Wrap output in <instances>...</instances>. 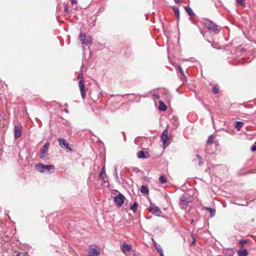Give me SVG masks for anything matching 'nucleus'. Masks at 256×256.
<instances>
[{"label": "nucleus", "mask_w": 256, "mask_h": 256, "mask_svg": "<svg viewBox=\"0 0 256 256\" xmlns=\"http://www.w3.org/2000/svg\"><path fill=\"white\" fill-rule=\"evenodd\" d=\"M194 220L193 219H192L190 220V224H192L194 223Z\"/></svg>", "instance_id": "nucleus-45"}, {"label": "nucleus", "mask_w": 256, "mask_h": 256, "mask_svg": "<svg viewBox=\"0 0 256 256\" xmlns=\"http://www.w3.org/2000/svg\"><path fill=\"white\" fill-rule=\"evenodd\" d=\"M16 256H28L26 252H18Z\"/></svg>", "instance_id": "nucleus-34"}, {"label": "nucleus", "mask_w": 256, "mask_h": 256, "mask_svg": "<svg viewBox=\"0 0 256 256\" xmlns=\"http://www.w3.org/2000/svg\"><path fill=\"white\" fill-rule=\"evenodd\" d=\"M64 106H68V104H67V103H66V104H64Z\"/></svg>", "instance_id": "nucleus-46"}, {"label": "nucleus", "mask_w": 256, "mask_h": 256, "mask_svg": "<svg viewBox=\"0 0 256 256\" xmlns=\"http://www.w3.org/2000/svg\"><path fill=\"white\" fill-rule=\"evenodd\" d=\"M126 256H136L134 252L131 249L128 252L124 254Z\"/></svg>", "instance_id": "nucleus-26"}, {"label": "nucleus", "mask_w": 256, "mask_h": 256, "mask_svg": "<svg viewBox=\"0 0 256 256\" xmlns=\"http://www.w3.org/2000/svg\"><path fill=\"white\" fill-rule=\"evenodd\" d=\"M100 254L98 248H91L88 250V256H98Z\"/></svg>", "instance_id": "nucleus-11"}, {"label": "nucleus", "mask_w": 256, "mask_h": 256, "mask_svg": "<svg viewBox=\"0 0 256 256\" xmlns=\"http://www.w3.org/2000/svg\"><path fill=\"white\" fill-rule=\"evenodd\" d=\"M214 139V136L213 135H210L207 140V144H212L213 143Z\"/></svg>", "instance_id": "nucleus-24"}, {"label": "nucleus", "mask_w": 256, "mask_h": 256, "mask_svg": "<svg viewBox=\"0 0 256 256\" xmlns=\"http://www.w3.org/2000/svg\"><path fill=\"white\" fill-rule=\"evenodd\" d=\"M114 176H115L116 182H119V178H118L117 172H116V174H114Z\"/></svg>", "instance_id": "nucleus-38"}, {"label": "nucleus", "mask_w": 256, "mask_h": 256, "mask_svg": "<svg viewBox=\"0 0 256 256\" xmlns=\"http://www.w3.org/2000/svg\"><path fill=\"white\" fill-rule=\"evenodd\" d=\"M100 174H106V170H105L104 166H102Z\"/></svg>", "instance_id": "nucleus-37"}, {"label": "nucleus", "mask_w": 256, "mask_h": 256, "mask_svg": "<svg viewBox=\"0 0 256 256\" xmlns=\"http://www.w3.org/2000/svg\"><path fill=\"white\" fill-rule=\"evenodd\" d=\"M248 242V240H240L239 244H240L242 246H243L244 244Z\"/></svg>", "instance_id": "nucleus-30"}, {"label": "nucleus", "mask_w": 256, "mask_h": 256, "mask_svg": "<svg viewBox=\"0 0 256 256\" xmlns=\"http://www.w3.org/2000/svg\"><path fill=\"white\" fill-rule=\"evenodd\" d=\"M238 256H247L248 252L246 249H241L238 250Z\"/></svg>", "instance_id": "nucleus-16"}, {"label": "nucleus", "mask_w": 256, "mask_h": 256, "mask_svg": "<svg viewBox=\"0 0 256 256\" xmlns=\"http://www.w3.org/2000/svg\"><path fill=\"white\" fill-rule=\"evenodd\" d=\"M64 12H65L66 13L68 14V13H69V12H70V11H69V10H68V4H66V5L64 6Z\"/></svg>", "instance_id": "nucleus-35"}, {"label": "nucleus", "mask_w": 256, "mask_h": 256, "mask_svg": "<svg viewBox=\"0 0 256 256\" xmlns=\"http://www.w3.org/2000/svg\"><path fill=\"white\" fill-rule=\"evenodd\" d=\"M78 78L80 80H83V75L82 74H80L78 76Z\"/></svg>", "instance_id": "nucleus-41"}, {"label": "nucleus", "mask_w": 256, "mask_h": 256, "mask_svg": "<svg viewBox=\"0 0 256 256\" xmlns=\"http://www.w3.org/2000/svg\"><path fill=\"white\" fill-rule=\"evenodd\" d=\"M50 146V142H46L42 148L40 150V157L44 160H48L49 158V154L48 153V150Z\"/></svg>", "instance_id": "nucleus-2"}, {"label": "nucleus", "mask_w": 256, "mask_h": 256, "mask_svg": "<svg viewBox=\"0 0 256 256\" xmlns=\"http://www.w3.org/2000/svg\"><path fill=\"white\" fill-rule=\"evenodd\" d=\"M173 11L174 13V14L176 15V20H180V11L178 8L174 7L173 8Z\"/></svg>", "instance_id": "nucleus-19"}, {"label": "nucleus", "mask_w": 256, "mask_h": 256, "mask_svg": "<svg viewBox=\"0 0 256 256\" xmlns=\"http://www.w3.org/2000/svg\"><path fill=\"white\" fill-rule=\"evenodd\" d=\"M137 156L139 158H145L148 156V153L147 152L140 150L137 152Z\"/></svg>", "instance_id": "nucleus-14"}, {"label": "nucleus", "mask_w": 256, "mask_h": 256, "mask_svg": "<svg viewBox=\"0 0 256 256\" xmlns=\"http://www.w3.org/2000/svg\"><path fill=\"white\" fill-rule=\"evenodd\" d=\"M64 112H65L66 113H68V110H64Z\"/></svg>", "instance_id": "nucleus-47"}, {"label": "nucleus", "mask_w": 256, "mask_h": 256, "mask_svg": "<svg viewBox=\"0 0 256 256\" xmlns=\"http://www.w3.org/2000/svg\"><path fill=\"white\" fill-rule=\"evenodd\" d=\"M176 70L180 72L182 76H185L184 70L180 66H178Z\"/></svg>", "instance_id": "nucleus-28"}, {"label": "nucleus", "mask_w": 256, "mask_h": 256, "mask_svg": "<svg viewBox=\"0 0 256 256\" xmlns=\"http://www.w3.org/2000/svg\"><path fill=\"white\" fill-rule=\"evenodd\" d=\"M186 11L187 12L188 14L191 17L196 16V14L193 12L192 10L188 6L184 7Z\"/></svg>", "instance_id": "nucleus-15"}, {"label": "nucleus", "mask_w": 256, "mask_h": 256, "mask_svg": "<svg viewBox=\"0 0 256 256\" xmlns=\"http://www.w3.org/2000/svg\"><path fill=\"white\" fill-rule=\"evenodd\" d=\"M200 32L201 34H204L202 30H201Z\"/></svg>", "instance_id": "nucleus-48"}, {"label": "nucleus", "mask_w": 256, "mask_h": 256, "mask_svg": "<svg viewBox=\"0 0 256 256\" xmlns=\"http://www.w3.org/2000/svg\"><path fill=\"white\" fill-rule=\"evenodd\" d=\"M58 142L60 146L62 148H66L67 151H72V148L70 146L69 144L67 142L64 138H58Z\"/></svg>", "instance_id": "nucleus-6"}, {"label": "nucleus", "mask_w": 256, "mask_h": 256, "mask_svg": "<svg viewBox=\"0 0 256 256\" xmlns=\"http://www.w3.org/2000/svg\"><path fill=\"white\" fill-rule=\"evenodd\" d=\"M212 91L214 94H218L219 92V89L217 86H212Z\"/></svg>", "instance_id": "nucleus-27"}, {"label": "nucleus", "mask_w": 256, "mask_h": 256, "mask_svg": "<svg viewBox=\"0 0 256 256\" xmlns=\"http://www.w3.org/2000/svg\"><path fill=\"white\" fill-rule=\"evenodd\" d=\"M153 97L154 99H159L160 96L157 94H154Z\"/></svg>", "instance_id": "nucleus-39"}, {"label": "nucleus", "mask_w": 256, "mask_h": 256, "mask_svg": "<svg viewBox=\"0 0 256 256\" xmlns=\"http://www.w3.org/2000/svg\"><path fill=\"white\" fill-rule=\"evenodd\" d=\"M78 86L80 88L81 95L83 99L86 98V92L84 90V80H80L78 82Z\"/></svg>", "instance_id": "nucleus-8"}, {"label": "nucleus", "mask_w": 256, "mask_h": 256, "mask_svg": "<svg viewBox=\"0 0 256 256\" xmlns=\"http://www.w3.org/2000/svg\"><path fill=\"white\" fill-rule=\"evenodd\" d=\"M204 24L210 31L215 34H218L220 31V27L212 20H206Z\"/></svg>", "instance_id": "nucleus-1"}, {"label": "nucleus", "mask_w": 256, "mask_h": 256, "mask_svg": "<svg viewBox=\"0 0 256 256\" xmlns=\"http://www.w3.org/2000/svg\"><path fill=\"white\" fill-rule=\"evenodd\" d=\"M159 181L162 184H164L166 182V178L164 176L162 175L159 178Z\"/></svg>", "instance_id": "nucleus-23"}, {"label": "nucleus", "mask_w": 256, "mask_h": 256, "mask_svg": "<svg viewBox=\"0 0 256 256\" xmlns=\"http://www.w3.org/2000/svg\"><path fill=\"white\" fill-rule=\"evenodd\" d=\"M190 202L189 198L187 196H183L180 199V206L182 209L186 210Z\"/></svg>", "instance_id": "nucleus-7"}, {"label": "nucleus", "mask_w": 256, "mask_h": 256, "mask_svg": "<svg viewBox=\"0 0 256 256\" xmlns=\"http://www.w3.org/2000/svg\"><path fill=\"white\" fill-rule=\"evenodd\" d=\"M160 250V252H158L160 254V256H164L162 250Z\"/></svg>", "instance_id": "nucleus-42"}, {"label": "nucleus", "mask_w": 256, "mask_h": 256, "mask_svg": "<svg viewBox=\"0 0 256 256\" xmlns=\"http://www.w3.org/2000/svg\"><path fill=\"white\" fill-rule=\"evenodd\" d=\"M251 150L252 152H255L256 151V143H254V145L252 147Z\"/></svg>", "instance_id": "nucleus-36"}, {"label": "nucleus", "mask_w": 256, "mask_h": 256, "mask_svg": "<svg viewBox=\"0 0 256 256\" xmlns=\"http://www.w3.org/2000/svg\"><path fill=\"white\" fill-rule=\"evenodd\" d=\"M71 1V3L72 5L74 4H77V0H70Z\"/></svg>", "instance_id": "nucleus-40"}, {"label": "nucleus", "mask_w": 256, "mask_h": 256, "mask_svg": "<svg viewBox=\"0 0 256 256\" xmlns=\"http://www.w3.org/2000/svg\"><path fill=\"white\" fill-rule=\"evenodd\" d=\"M120 249L122 252L124 254L132 249V246L130 244H128L126 243H124L122 244Z\"/></svg>", "instance_id": "nucleus-13"}, {"label": "nucleus", "mask_w": 256, "mask_h": 256, "mask_svg": "<svg viewBox=\"0 0 256 256\" xmlns=\"http://www.w3.org/2000/svg\"><path fill=\"white\" fill-rule=\"evenodd\" d=\"M138 206V203L136 202H134V203L130 206V209L135 212L137 209Z\"/></svg>", "instance_id": "nucleus-25"}, {"label": "nucleus", "mask_w": 256, "mask_h": 256, "mask_svg": "<svg viewBox=\"0 0 256 256\" xmlns=\"http://www.w3.org/2000/svg\"><path fill=\"white\" fill-rule=\"evenodd\" d=\"M22 134L21 126H16L14 128V137L15 139L18 138Z\"/></svg>", "instance_id": "nucleus-12"}, {"label": "nucleus", "mask_w": 256, "mask_h": 256, "mask_svg": "<svg viewBox=\"0 0 256 256\" xmlns=\"http://www.w3.org/2000/svg\"><path fill=\"white\" fill-rule=\"evenodd\" d=\"M208 42H210H210H210V40H208Z\"/></svg>", "instance_id": "nucleus-49"}, {"label": "nucleus", "mask_w": 256, "mask_h": 256, "mask_svg": "<svg viewBox=\"0 0 256 256\" xmlns=\"http://www.w3.org/2000/svg\"><path fill=\"white\" fill-rule=\"evenodd\" d=\"M196 157L198 160V166H202L204 164V161L203 160V158H202V156L200 155H199L198 154H196Z\"/></svg>", "instance_id": "nucleus-18"}, {"label": "nucleus", "mask_w": 256, "mask_h": 256, "mask_svg": "<svg viewBox=\"0 0 256 256\" xmlns=\"http://www.w3.org/2000/svg\"><path fill=\"white\" fill-rule=\"evenodd\" d=\"M243 125V122L240 121H236L235 127L238 130H240Z\"/></svg>", "instance_id": "nucleus-22"}, {"label": "nucleus", "mask_w": 256, "mask_h": 256, "mask_svg": "<svg viewBox=\"0 0 256 256\" xmlns=\"http://www.w3.org/2000/svg\"><path fill=\"white\" fill-rule=\"evenodd\" d=\"M206 210L210 212V217H212L214 216L216 213V210L214 208H208L206 207L205 208Z\"/></svg>", "instance_id": "nucleus-21"}, {"label": "nucleus", "mask_w": 256, "mask_h": 256, "mask_svg": "<svg viewBox=\"0 0 256 256\" xmlns=\"http://www.w3.org/2000/svg\"><path fill=\"white\" fill-rule=\"evenodd\" d=\"M150 210L153 214H155L157 216H160L162 213L160 208L158 206H150Z\"/></svg>", "instance_id": "nucleus-10"}, {"label": "nucleus", "mask_w": 256, "mask_h": 256, "mask_svg": "<svg viewBox=\"0 0 256 256\" xmlns=\"http://www.w3.org/2000/svg\"><path fill=\"white\" fill-rule=\"evenodd\" d=\"M192 242L190 244V246H192L193 245H194L196 244V238L192 234Z\"/></svg>", "instance_id": "nucleus-32"}, {"label": "nucleus", "mask_w": 256, "mask_h": 256, "mask_svg": "<svg viewBox=\"0 0 256 256\" xmlns=\"http://www.w3.org/2000/svg\"><path fill=\"white\" fill-rule=\"evenodd\" d=\"M106 177V174H100L99 178L100 180H104L105 178Z\"/></svg>", "instance_id": "nucleus-31"}, {"label": "nucleus", "mask_w": 256, "mask_h": 256, "mask_svg": "<svg viewBox=\"0 0 256 256\" xmlns=\"http://www.w3.org/2000/svg\"><path fill=\"white\" fill-rule=\"evenodd\" d=\"M154 246L156 249V250L158 252H160L159 250H162L160 246V244H157L156 242H154Z\"/></svg>", "instance_id": "nucleus-29"}, {"label": "nucleus", "mask_w": 256, "mask_h": 256, "mask_svg": "<svg viewBox=\"0 0 256 256\" xmlns=\"http://www.w3.org/2000/svg\"><path fill=\"white\" fill-rule=\"evenodd\" d=\"M159 109L163 111H165L167 110L166 106L162 101L160 102Z\"/></svg>", "instance_id": "nucleus-20"}, {"label": "nucleus", "mask_w": 256, "mask_h": 256, "mask_svg": "<svg viewBox=\"0 0 256 256\" xmlns=\"http://www.w3.org/2000/svg\"><path fill=\"white\" fill-rule=\"evenodd\" d=\"M176 4H180V0H174Z\"/></svg>", "instance_id": "nucleus-43"}, {"label": "nucleus", "mask_w": 256, "mask_h": 256, "mask_svg": "<svg viewBox=\"0 0 256 256\" xmlns=\"http://www.w3.org/2000/svg\"><path fill=\"white\" fill-rule=\"evenodd\" d=\"M255 143H256V142H255Z\"/></svg>", "instance_id": "nucleus-50"}, {"label": "nucleus", "mask_w": 256, "mask_h": 256, "mask_svg": "<svg viewBox=\"0 0 256 256\" xmlns=\"http://www.w3.org/2000/svg\"><path fill=\"white\" fill-rule=\"evenodd\" d=\"M168 130L167 129H166L163 132L161 136V140L163 142L164 145L168 146V144H166V142L168 140Z\"/></svg>", "instance_id": "nucleus-9"}, {"label": "nucleus", "mask_w": 256, "mask_h": 256, "mask_svg": "<svg viewBox=\"0 0 256 256\" xmlns=\"http://www.w3.org/2000/svg\"><path fill=\"white\" fill-rule=\"evenodd\" d=\"M36 169L40 172H50V170H54V166L53 165H44L42 164H38L36 165Z\"/></svg>", "instance_id": "nucleus-3"}, {"label": "nucleus", "mask_w": 256, "mask_h": 256, "mask_svg": "<svg viewBox=\"0 0 256 256\" xmlns=\"http://www.w3.org/2000/svg\"><path fill=\"white\" fill-rule=\"evenodd\" d=\"M79 38L84 44L88 45L92 43V38L89 36H86L85 34L80 33Z\"/></svg>", "instance_id": "nucleus-4"}, {"label": "nucleus", "mask_w": 256, "mask_h": 256, "mask_svg": "<svg viewBox=\"0 0 256 256\" xmlns=\"http://www.w3.org/2000/svg\"><path fill=\"white\" fill-rule=\"evenodd\" d=\"M124 197L123 194L119 193L118 194L114 196V202L117 206H121L124 204Z\"/></svg>", "instance_id": "nucleus-5"}, {"label": "nucleus", "mask_w": 256, "mask_h": 256, "mask_svg": "<svg viewBox=\"0 0 256 256\" xmlns=\"http://www.w3.org/2000/svg\"><path fill=\"white\" fill-rule=\"evenodd\" d=\"M116 172H117V170H116V167L115 166V168H114V174H116Z\"/></svg>", "instance_id": "nucleus-44"}, {"label": "nucleus", "mask_w": 256, "mask_h": 256, "mask_svg": "<svg viewBox=\"0 0 256 256\" xmlns=\"http://www.w3.org/2000/svg\"><path fill=\"white\" fill-rule=\"evenodd\" d=\"M140 191L142 194H148V187L146 186L142 185L140 186Z\"/></svg>", "instance_id": "nucleus-17"}, {"label": "nucleus", "mask_w": 256, "mask_h": 256, "mask_svg": "<svg viewBox=\"0 0 256 256\" xmlns=\"http://www.w3.org/2000/svg\"><path fill=\"white\" fill-rule=\"evenodd\" d=\"M245 0H237V2L242 6H244Z\"/></svg>", "instance_id": "nucleus-33"}]
</instances>
